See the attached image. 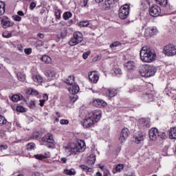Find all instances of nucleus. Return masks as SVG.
<instances>
[{"label":"nucleus","mask_w":176,"mask_h":176,"mask_svg":"<svg viewBox=\"0 0 176 176\" xmlns=\"http://www.w3.org/2000/svg\"><path fill=\"white\" fill-rule=\"evenodd\" d=\"M99 60H101V55H97L94 58V61H98Z\"/></svg>","instance_id":"nucleus-60"},{"label":"nucleus","mask_w":176,"mask_h":176,"mask_svg":"<svg viewBox=\"0 0 176 176\" xmlns=\"http://www.w3.org/2000/svg\"><path fill=\"white\" fill-rule=\"evenodd\" d=\"M106 94L107 96H108V97H110V98H111V97H115V96L118 94V90L112 88L108 89Z\"/></svg>","instance_id":"nucleus-23"},{"label":"nucleus","mask_w":176,"mask_h":176,"mask_svg":"<svg viewBox=\"0 0 176 176\" xmlns=\"http://www.w3.org/2000/svg\"><path fill=\"white\" fill-rule=\"evenodd\" d=\"M142 98H144L146 102H151L155 100L153 95L151 94H144L142 95Z\"/></svg>","instance_id":"nucleus-22"},{"label":"nucleus","mask_w":176,"mask_h":176,"mask_svg":"<svg viewBox=\"0 0 176 176\" xmlns=\"http://www.w3.org/2000/svg\"><path fill=\"white\" fill-rule=\"evenodd\" d=\"M16 76L21 82L25 80V75L23 73L19 72L16 74Z\"/></svg>","instance_id":"nucleus-36"},{"label":"nucleus","mask_w":176,"mask_h":176,"mask_svg":"<svg viewBox=\"0 0 176 176\" xmlns=\"http://www.w3.org/2000/svg\"><path fill=\"white\" fill-rule=\"evenodd\" d=\"M88 78L91 83H97V82H98V80L100 79V75L96 71L89 72L88 73Z\"/></svg>","instance_id":"nucleus-8"},{"label":"nucleus","mask_w":176,"mask_h":176,"mask_svg":"<svg viewBox=\"0 0 176 176\" xmlns=\"http://www.w3.org/2000/svg\"><path fill=\"white\" fill-rule=\"evenodd\" d=\"M149 3H151V0H142L141 1V6H142V8L144 9H145V8H146V6H148V5H149Z\"/></svg>","instance_id":"nucleus-39"},{"label":"nucleus","mask_w":176,"mask_h":176,"mask_svg":"<svg viewBox=\"0 0 176 176\" xmlns=\"http://www.w3.org/2000/svg\"><path fill=\"white\" fill-rule=\"evenodd\" d=\"M83 42V34L80 32H75L73 34V38L69 41V46H76Z\"/></svg>","instance_id":"nucleus-5"},{"label":"nucleus","mask_w":176,"mask_h":176,"mask_svg":"<svg viewBox=\"0 0 176 176\" xmlns=\"http://www.w3.org/2000/svg\"><path fill=\"white\" fill-rule=\"evenodd\" d=\"M144 137L145 133L142 132H138V134L134 136L135 142H137V144H140L141 141H144Z\"/></svg>","instance_id":"nucleus-19"},{"label":"nucleus","mask_w":176,"mask_h":176,"mask_svg":"<svg viewBox=\"0 0 176 176\" xmlns=\"http://www.w3.org/2000/svg\"><path fill=\"white\" fill-rule=\"evenodd\" d=\"M40 107H43L45 105V100H40Z\"/></svg>","instance_id":"nucleus-63"},{"label":"nucleus","mask_w":176,"mask_h":176,"mask_svg":"<svg viewBox=\"0 0 176 176\" xmlns=\"http://www.w3.org/2000/svg\"><path fill=\"white\" fill-rule=\"evenodd\" d=\"M158 137H160V138H166V133L164 132H158Z\"/></svg>","instance_id":"nucleus-56"},{"label":"nucleus","mask_w":176,"mask_h":176,"mask_svg":"<svg viewBox=\"0 0 176 176\" xmlns=\"http://www.w3.org/2000/svg\"><path fill=\"white\" fill-rule=\"evenodd\" d=\"M128 137H129V129L124 128L120 134L119 142H120V144H123V142H124V141L127 140Z\"/></svg>","instance_id":"nucleus-10"},{"label":"nucleus","mask_w":176,"mask_h":176,"mask_svg":"<svg viewBox=\"0 0 176 176\" xmlns=\"http://www.w3.org/2000/svg\"><path fill=\"white\" fill-rule=\"evenodd\" d=\"M87 163L89 166H93L96 164V155L91 154L88 157Z\"/></svg>","instance_id":"nucleus-26"},{"label":"nucleus","mask_w":176,"mask_h":176,"mask_svg":"<svg viewBox=\"0 0 176 176\" xmlns=\"http://www.w3.org/2000/svg\"><path fill=\"white\" fill-rule=\"evenodd\" d=\"M169 138L171 140H176V127L170 128L169 131Z\"/></svg>","instance_id":"nucleus-27"},{"label":"nucleus","mask_w":176,"mask_h":176,"mask_svg":"<svg viewBox=\"0 0 176 176\" xmlns=\"http://www.w3.org/2000/svg\"><path fill=\"white\" fill-rule=\"evenodd\" d=\"M34 157L36 159H38V160H43V159H47V157H50V153L47 152V153H45L44 155H42V154L35 155Z\"/></svg>","instance_id":"nucleus-24"},{"label":"nucleus","mask_w":176,"mask_h":176,"mask_svg":"<svg viewBox=\"0 0 176 176\" xmlns=\"http://www.w3.org/2000/svg\"><path fill=\"white\" fill-rule=\"evenodd\" d=\"M41 60L45 64H52V58L47 55H43L41 58Z\"/></svg>","instance_id":"nucleus-28"},{"label":"nucleus","mask_w":176,"mask_h":176,"mask_svg":"<svg viewBox=\"0 0 176 176\" xmlns=\"http://www.w3.org/2000/svg\"><path fill=\"white\" fill-rule=\"evenodd\" d=\"M159 131H157V129L153 128L149 131V138L152 141H156V139L157 138Z\"/></svg>","instance_id":"nucleus-15"},{"label":"nucleus","mask_w":176,"mask_h":176,"mask_svg":"<svg viewBox=\"0 0 176 176\" xmlns=\"http://www.w3.org/2000/svg\"><path fill=\"white\" fill-rule=\"evenodd\" d=\"M45 75L48 77L50 80L56 78V72L53 70H47L45 72Z\"/></svg>","instance_id":"nucleus-20"},{"label":"nucleus","mask_w":176,"mask_h":176,"mask_svg":"<svg viewBox=\"0 0 176 176\" xmlns=\"http://www.w3.org/2000/svg\"><path fill=\"white\" fill-rule=\"evenodd\" d=\"M124 66L127 71H134V69L137 68V63L134 61L129 60L126 63Z\"/></svg>","instance_id":"nucleus-14"},{"label":"nucleus","mask_w":176,"mask_h":176,"mask_svg":"<svg viewBox=\"0 0 176 176\" xmlns=\"http://www.w3.org/2000/svg\"><path fill=\"white\" fill-rule=\"evenodd\" d=\"M151 30L153 32V36L156 35L157 34V32H159V30H157V28H156V27L151 28Z\"/></svg>","instance_id":"nucleus-54"},{"label":"nucleus","mask_w":176,"mask_h":176,"mask_svg":"<svg viewBox=\"0 0 176 176\" xmlns=\"http://www.w3.org/2000/svg\"><path fill=\"white\" fill-rule=\"evenodd\" d=\"M24 52L25 54H28V55L31 54V53H32V49L31 48L25 49Z\"/></svg>","instance_id":"nucleus-53"},{"label":"nucleus","mask_w":176,"mask_h":176,"mask_svg":"<svg viewBox=\"0 0 176 176\" xmlns=\"http://www.w3.org/2000/svg\"><path fill=\"white\" fill-rule=\"evenodd\" d=\"M7 120L2 115H0V126H3V124H6Z\"/></svg>","instance_id":"nucleus-40"},{"label":"nucleus","mask_w":176,"mask_h":176,"mask_svg":"<svg viewBox=\"0 0 176 176\" xmlns=\"http://www.w3.org/2000/svg\"><path fill=\"white\" fill-rule=\"evenodd\" d=\"M36 6V3H35V2H32L30 4V10H34V9H35Z\"/></svg>","instance_id":"nucleus-55"},{"label":"nucleus","mask_w":176,"mask_h":176,"mask_svg":"<svg viewBox=\"0 0 176 176\" xmlns=\"http://www.w3.org/2000/svg\"><path fill=\"white\" fill-rule=\"evenodd\" d=\"M146 36H153V33L152 32V28H148L145 30V34Z\"/></svg>","instance_id":"nucleus-37"},{"label":"nucleus","mask_w":176,"mask_h":176,"mask_svg":"<svg viewBox=\"0 0 176 176\" xmlns=\"http://www.w3.org/2000/svg\"><path fill=\"white\" fill-rule=\"evenodd\" d=\"M64 173L66 175H76V170L74 168L71 169H65Z\"/></svg>","instance_id":"nucleus-30"},{"label":"nucleus","mask_w":176,"mask_h":176,"mask_svg":"<svg viewBox=\"0 0 176 176\" xmlns=\"http://www.w3.org/2000/svg\"><path fill=\"white\" fill-rule=\"evenodd\" d=\"M1 25L3 28H8V27H12L13 25V23L6 19H1Z\"/></svg>","instance_id":"nucleus-25"},{"label":"nucleus","mask_w":176,"mask_h":176,"mask_svg":"<svg viewBox=\"0 0 176 176\" xmlns=\"http://www.w3.org/2000/svg\"><path fill=\"white\" fill-rule=\"evenodd\" d=\"M12 19L14 21H21V17L19 15H13Z\"/></svg>","instance_id":"nucleus-50"},{"label":"nucleus","mask_w":176,"mask_h":176,"mask_svg":"<svg viewBox=\"0 0 176 176\" xmlns=\"http://www.w3.org/2000/svg\"><path fill=\"white\" fill-rule=\"evenodd\" d=\"M35 46H36V47H41V46H43V42L41 40H38L35 43Z\"/></svg>","instance_id":"nucleus-47"},{"label":"nucleus","mask_w":176,"mask_h":176,"mask_svg":"<svg viewBox=\"0 0 176 176\" xmlns=\"http://www.w3.org/2000/svg\"><path fill=\"white\" fill-rule=\"evenodd\" d=\"M3 38H12V32H5L3 33Z\"/></svg>","instance_id":"nucleus-44"},{"label":"nucleus","mask_w":176,"mask_h":176,"mask_svg":"<svg viewBox=\"0 0 176 176\" xmlns=\"http://www.w3.org/2000/svg\"><path fill=\"white\" fill-rule=\"evenodd\" d=\"M29 107L31 109H34V108H35V101L30 100L29 102Z\"/></svg>","instance_id":"nucleus-52"},{"label":"nucleus","mask_w":176,"mask_h":176,"mask_svg":"<svg viewBox=\"0 0 176 176\" xmlns=\"http://www.w3.org/2000/svg\"><path fill=\"white\" fill-rule=\"evenodd\" d=\"M21 98H23V96H20V95H19V94H15L11 97V100L14 102H17L18 101H20V100H21Z\"/></svg>","instance_id":"nucleus-33"},{"label":"nucleus","mask_w":176,"mask_h":176,"mask_svg":"<svg viewBox=\"0 0 176 176\" xmlns=\"http://www.w3.org/2000/svg\"><path fill=\"white\" fill-rule=\"evenodd\" d=\"M70 94H78L79 93V86L74 83L71 85V87L69 89Z\"/></svg>","instance_id":"nucleus-18"},{"label":"nucleus","mask_w":176,"mask_h":176,"mask_svg":"<svg viewBox=\"0 0 176 176\" xmlns=\"http://www.w3.org/2000/svg\"><path fill=\"white\" fill-rule=\"evenodd\" d=\"M79 27H87L89 25V22L87 21H81L78 23Z\"/></svg>","instance_id":"nucleus-43"},{"label":"nucleus","mask_w":176,"mask_h":176,"mask_svg":"<svg viewBox=\"0 0 176 176\" xmlns=\"http://www.w3.org/2000/svg\"><path fill=\"white\" fill-rule=\"evenodd\" d=\"M113 6H115V0H105L102 5V9L109 10V9L113 8Z\"/></svg>","instance_id":"nucleus-12"},{"label":"nucleus","mask_w":176,"mask_h":176,"mask_svg":"<svg viewBox=\"0 0 176 176\" xmlns=\"http://www.w3.org/2000/svg\"><path fill=\"white\" fill-rule=\"evenodd\" d=\"M30 94L32 96H38V94H39V93L38 92V91H36L34 89H30Z\"/></svg>","instance_id":"nucleus-51"},{"label":"nucleus","mask_w":176,"mask_h":176,"mask_svg":"<svg viewBox=\"0 0 176 176\" xmlns=\"http://www.w3.org/2000/svg\"><path fill=\"white\" fill-rule=\"evenodd\" d=\"M5 149H8V146L6 145L0 146V152H2V151H5Z\"/></svg>","instance_id":"nucleus-59"},{"label":"nucleus","mask_w":176,"mask_h":176,"mask_svg":"<svg viewBox=\"0 0 176 176\" xmlns=\"http://www.w3.org/2000/svg\"><path fill=\"white\" fill-rule=\"evenodd\" d=\"M33 148H35V144H34V143L28 144V145H27L28 151H32Z\"/></svg>","instance_id":"nucleus-46"},{"label":"nucleus","mask_w":176,"mask_h":176,"mask_svg":"<svg viewBox=\"0 0 176 176\" xmlns=\"http://www.w3.org/2000/svg\"><path fill=\"white\" fill-rule=\"evenodd\" d=\"M80 168L82 170V171H85V173H92L93 172V168H89L86 166V165H80Z\"/></svg>","instance_id":"nucleus-34"},{"label":"nucleus","mask_w":176,"mask_h":176,"mask_svg":"<svg viewBox=\"0 0 176 176\" xmlns=\"http://www.w3.org/2000/svg\"><path fill=\"white\" fill-rule=\"evenodd\" d=\"M102 112L100 110H94L89 113V116L84 119L82 126L84 129L93 127L98 120L101 119Z\"/></svg>","instance_id":"nucleus-1"},{"label":"nucleus","mask_w":176,"mask_h":176,"mask_svg":"<svg viewBox=\"0 0 176 176\" xmlns=\"http://www.w3.org/2000/svg\"><path fill=\"white\" fill-rule=\"evenodd\" d=\"M139 126L143 129V130L149 129V127H151V121H149V120H146V118H140L139 120Z\"/></svg>","instance_id":"nucleus-11"},{"label":"nucleus","mask_w":176,"mask_h":176,"mask_svg":"<svg viewBox=\"0 0 176 176\" xmlns=\"http://www.w3.org/2000/svg\"><path fill=\"white\" fill-rule=\"evenodd\" d=\"M139 72L143 78H151L155 76V74L157 72V69L153 65L146 64L140 67Z\"/></svg>","instance_id":"nucleus-4"},{"label":"nucleus","mask_w":176,"mask_h":176,"mask_svg":"<svg viewBox=\"0 0 176 176\" xmlns=\"http://www.w3.org/2000/svg\"><path fill=\"white\" fill-rule=\"evenodd\" d=\"M140 58L143 63H152L156 58L155 50L143 47L140 53Z\"/></svg>","instance_id":"nucleus-3"},{"label":"nucleus","mask_w":176,"mask_h":176,"mask_svg":"<svg viewBox=\"0 0 176 176\" xmlns=\"http://www.w3.org/2000/svg\"><path fill=\"white\" fill-rule=\"evenodd\" d=\"M114 72L116 75H122V69L120 68H116Z\"/></svg>","instance_id":"nucleus-57"},{"label":"nucleus","mask_w":176,"mask_h":176,"mask_svg":"<svg viewBox=\"0 0 176 176\" xmlns=\"http://www.w3.org/2000/svg\"><path fill=\"white\" fill-rule=\"evenodd\" d=\"M60 124H68L69 121H68V120H60Z\"/></svg>","instance_id":"nucleus-58"},{"label":"nucleus","mask_w":176,"mask_h":176,"mask_svg":"<svg viewBox=\"0 0 176 176\" xmlns=\"http://www.w3.org/2000/svg\"><path fill=\"white\" fill-rule=\"evenodd\" d=\"M156 3L162 6V8H166L168 4V0H155Z\"/></svg>","instance_id":"nucleus-29"},{"label":"nucleus","mask_w":176,"mask_h":176,"mask_svg":"<svg viewBox=\"0 0 176 176\" xmlns=\"http://www.w3.org/2000/svg\"><path fill=\"white\" fill-rule=\"evenodd\" d=\"M90 56V51H87L82 54V58L87 60V58Z\"/></svg>","instance_id":"nucleus-48"},{"label":"nucleus","mask_w":176,"mask_h":176,"mask_svg":"<svg viewBox=\"0 0 176 176\" xmlns=\"http://www.w3.org/2000/svg\"><path fill=\"white\" fill-rule=\"evenodd\" d=\"M120 45H122V43H120V42L116 41V42L113 43L112 44H111L109 45V47H110V49H112L113 47H118V46H120Z\"/></svg>","instance_id":"nucleus-41"},{"label":"nucleus","mask_w":176,"mask_h":176,"mask_svg":"<svg viewBox=\"0 0 176 176\" xmlns=\"http://www.w3.org/2000/svg\"><path fill=\"white\" fill-rule=\"evenodd\" d=\"M70 100L72 101V102H75V101H76V100H78V96H76V94H72L69 96Z\"/></svg>","instance_id":"nucleus-42"},{"label":"nucleus","mask_w":176,"mask_h":176,"mask_svg":"<svg viewBox=\"0 0 176 176\" xmlns=\"http://www.w3.org/2000/svg\"><path fill=\"white\" fill-rule=\"evenodd\" d=\"M17 14L18 16H24V12L23 11H18Z\"/></svg>","instance_id":"nucleus-64"},{"label":"nucleus","mask_w":176,"mask_h":176,"mask_svg":"<svg viewBox=\"0 0 176 176\" xmlns=\"http://www.w3.org/2000/svg\"><path fill=\"white\" fill-rule=\"evenodd\" d=\"M67 36V30L63 29L58 34V38L64 39Z\"/></svg>","instance_id":"nucleus-32"},{"label":"nucleus","mask_w":176,"mask_h":176,"mask_svg":"<svg viewBox=\"0 0 176 176\" xmlns=\"http://www.w3.org/2000/svg\"><path fill=\"white\" fill-rule=\"evenodd\" d=\"M16 111L17 112H25V108H24L23 106H17L16 107Z\"/></svg>","instance_id":"nucleus-45"},{"label":"nucleus","mask_w":176,"mask_h":176,"mask_svg":"<svg viewBox=\"0 0 176 176\" xmlns=\"http://www.w3.org/2000/svg\"><path fill=\"white\" fill-rule=\"evenodd\" d=\"M63 81L67 85H69V86H71L74 84L75 76H74V75H70L67 78H64Z\"/></svg>","instance_id":"nucleus-17"},{"label":"nucleus","mask_w":176,"mask_h":176,"mask_svg":"<svg viewBox=\"0 0 176 176\" xmlns=\"http://www.w3.org/2000/svg\"><path fill=\"white\" fill-rule=\"evenodd\" d=\"M124 168V166H123V164H120L113 170V174H116V173H120V171H122V170H123Z\"/></svg>","instance_id":"nucleus-31"},{"label":"nucleus","mask_w":176,"mask_h":176,"mask_svg":"<svg viewBox=\"0 0 176 176\" xmlns=\"http://www.w3.org/2000/svg\"><path fill=\"white\" fill-rule=\"evenodd\" d=\"M163 53L169 57L176 56V46L173 44L166 45L164 47Z\"/></svg>","instance_id":"nucleus-7"},{"label":"nucleus","mask_w":176,"mask_h":176,"mask_svg":"<svg viewBox=\"0 0 176 176\" xmlns=\"http://www.w3.org/2000/svg\"><path fill=\"white\" fill-rule=\"evenodd\" d=\"M63 19L64 20H69V19H71V17H72V13L69 12H65L63 13Z\"/></svg>","instance_id":"nucleus-38"},{"label":"nucleus","mask_w":176,"mask_h":176,"mask_svg":"<svg viewBox=\"0 0 176 176\" xmlns=\"http://www.w3.org/2000/svg\"><path fill=\"white\" fill-rule=\"evenodd\" d=\"M42 141L43 142H48L50 144H54V139L53 138V134L47 133L43 138Z\"/></svg>","instance_id":"nucleus-16"},{"label":"nucleus","mask_w":176,"mask_h":176,"mask_svg":"<svg viewBox=\"0 0 176 176\" xmlns=\"http://www.w3.org/2000/svg\"><path fill=\"white\" fill-rule=\"evenodd\" d=\"M67 157H63L60 158V162L62 163H64L65 164L67 163Z\"/></svg>","instance_id":"nucleus-61"},{"label":"nucleus","mask_w":176,"mask_h":176,"mask_svg":"<svg viewBox=\"0 0 176 176\" xmlns=\"http://www.w3.org/2000/svg\"><path fill=\"white\" fill-rule=\"evenodd\" d=\"M92 105H94V107H97L98 108H101V107H107V102L102 99H94L92 101Z\"/></svg>","instance_id":"nucleus-13"},{"label":"nucleus","mask_w":176,"mask_h":176,"mask_svg":"<svg viewBox=\"0 0 176 176\" xmlns=\"http://www.w3.org/2000/svg\"><path fill=\"white\" fill-rule=\"evenodd\" d=\"M55 16L56 19H57L58 20H60V19H61V12H60V10H57L55 12Z\"/></svg>","instance_id":"nucleus-49"},{"label":"nucleus","mask_w":176,"mask_h":176,"mask_svg":"<svg viewBox=\"0 0 176 176\" xmlns=\"http://www.w3.org/2000/svg\"><path fill=\"white\" fill-rule=\"evenodd\" d=\"M5 6H6L5 2L0 1V16L5 14Z\"/></svg>","instance_id":"nucleus-35"},{"label":"nucleus","mask_w":176,"mask_h":176,"mask_svg":"<svg viewBox=\"0 0 176 176\" xmlns=\"http://www.w3.org/2000/svg\"><path fill=\"white\" fill-rule=\"evenodd\" d=\"M86 149V143L85 141L80 140L76 144L70 143L68 146L65 147V152L69 155H76L80 152H83Z\"/></svg>","instance_id":"nucleus-2"},{"label":"nucleus","mask_w":176,"mask_h":176,"mask_svg":"<svg viewBox=\"0 0 176 176\" xmlns=\"http://www.w3.org/2000/svg\"><path fill=\"white\" fill-rule=\"evenodd\" d=\"M32 79L35 85H39V83H42L43 80V78L41 76L36 74L32 75Z\"/></svg>","instance_id":"nucleus-21"},{"label":"nucleus","mask_w":176,"mask_h":176,"mask_svg":"<svg viewBox=\"0 0 176 176\" xmlns=\"http://www.w3.org/2000/svg\"><path fill=\"white\" fill-rule=\"evenodd\" d=\"M37 36H38V38H40V39H43V38H45V34H43L42 33H38L37 34Z\"/></svg>","instance_id":"nucleus-62"},{"label":"nucleus","mask_w":176,"mask_h":176,"mask_svg":"<svg viewBox=\"0 0 176 176\" xmlns=\"http://www.w3.org/2000/svg\"><path fill=\"white\" fill-rule=\"evenodd\" d=\"M129 14H130V6L125 4L121 6L118 13L120 19L124 20V19H127Z\"/></svg>","instance_id":"nucleus-6"},{"label":"nucleus","mask_w":176,"mask_h":176,"mask_svg":"<svg viewBox=\"0 0 176 176\" xmlns=\"http://www.w3.org/2000/svg\"><path fill=\"white\" fill-rule=\"evenodd\" d=\"M162 12V10H160V7L158 6H153L149 9V14L153 17H157V16H160V13Z\"/></svg>","instance_id":"nucleus-9"}]
</instances>
